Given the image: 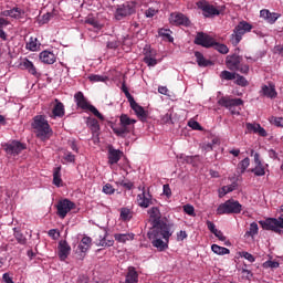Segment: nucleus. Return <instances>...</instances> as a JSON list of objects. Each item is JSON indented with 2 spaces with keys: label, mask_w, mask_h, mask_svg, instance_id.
Returning <instances> with one entry per match:
<instances>
[{
  "label": "nucleus",
  "mask_w": 283,
  "mask_h": 283,
  "mask_svg": "<svg viewBox=\"0 0 283 283\" xmlns=\"http://www.w3.org/2000/svg\"><path fill=\"white\" fill-rule=\"evenodd\" d=\"M57 251L61 262H65V259L70 256V253H72V247H70V243H67L66 240H62L59 242Z\"/></svg>",
  "instance_id": "nucleus-17"
},
{
  "label": "nucleus",
  "mask_w": 283,
  "mask_h": 283,
  "mask_svg": "<svg viewBox=\"0 0 283 283\" xmlns=\"http://www.w3.org/2000/svg\"><path fill=\"white\" fill-rule=\"evenodd\" d=\"M249 64H240L234 72H240L241 74H249Z\"/></svg>",
  "instance_id": "nucleus-60"
},
{
  "label": "nucleus",
  "mask_w": 283,
  "mask_h": 283,
  "mask_svg": "<svg viewBox=\"0 0 283 283\" xmlns=\"http://www.w3.org/2000/svg\"><path fill=\"white\" fill-rule=\"evenodd\" d=\"M20 67L21 70H27L29 74H32V76H41V74H39V72L36 71V66H34V63H32V61L28 59H24L20 62Z\"/></svg>",
  "instance_id": "nucleus-23"
},
{
  "label": "nucleus",
  "mask_w": 283,
  "mask_h": 283,
  "mask_svg": "<svg viewBox=\"0 0 283 283\" xmlns=\"http://www.w3.org/2000/svg\"><path fill=\"white\" fill-rule=\"evenodd\" d=\"M144 59H156V50L153 49H144Z\"/></svg>",
  "instance_id": "nucleus-59"
},
{
  "label": "nucleus",
  "mask_w": 283,
  "mask_h": 283,
  "mask_svg": "<svg viewBox=\"0 0 283 283\" xmlns=\"http://www.w3.org/2000/svg\"><path fill=\"white\" fill-rule=\"evenodd\" d=\"M171 235H174L171 227L166 226L153 229V231L148 233V238L151 240L153 247L159 251H167V249H169V238Z\"/></svg>",
  "instance_id": "nucleus-1"
},
{
  "label": "nucleus",
  "mask_w": 283,
  "mask_h": 283,
  "mask_svg": "<svg viewBox=\"0 0 283 283\" xmlns=\"http://www.w3.org/2000/svg\"><path fill=\"white\" fill-rule=\"evenodd\" d=\"M74 101L76 103V106L80 109H83L84 112H91L99 120H105V117L103 116V114H101V112H98V108L95 107L94 105L87 103V98L85 97L83 92L80 91V92L75 93L74 94Z\"/></svg>",
  "instance_id": "nucleus-3"
},
{
  "label": "nucleus",
  "mask_w": 283,
  "mask_h": 283,
  "mask_svg": "<svg viewBox=\"0 0 283 283\" xmlns=\"http://www.w3.org/2000/svg\"><path fill=\"white\" fill-rule=\"evenodd\" d=\"M88 80L91 81V83H103L105 81V77L103 75H90Z\"/></svg>",
  "instance_id": "nucleus-56"
},
{
  "label": "nucleus",
  "mask_w": 283,
  "mask_h": 283,
  "mask_svg": "<svg viewBox=\"0 0 283 283\" xmlns=\"http://www.w3.org/2000/svg\"><path fill=\"white\" fill-rule=\"evenodd\" d=\"M184 211H185V213H187V216H192V217L196 216V208H193V206H191V205H185Z\"/></svg>",
  "instance_id": "nucleus-55"
},
{
  "label": "nucleus",
  "mask_w": 283,
  "mask_h": 283,
  "mask_svg": "<svg viewBox=\"0 0 283 283\" xmlns=\"http://www.w3.org/2000/svg\"><path fill=\"white\" fill-rule=\"evenodd\" d=\"M134 12H136V2H126L116 9L115 19L120 21L122 19H125V17H130Z\"/></svg>",
  "instance_id": "nucleus-9"
},
{
  "label": "nucleus",
  "mask_w": 283,
  "mask_h": 283,
  "mask_svg": "<svg viewBox=\"0 0 283 283\" xmlns=\"http://www.w3.org/2000/svg\"><path fill=\"white\" fill-rule=\"evenodd\" d=\"M156 14H158V10L154 8H149L148 10L145 11V15L147 17V19H151L156 17Z\"/></svg>",
  "instance_id": "nucleus-61"
},
{
  "label": "nucleus",
  "mask_w": 283,
  "mask_h": 283,
  "mask_svg": "<svg viewBox=\"0 0 283 283\" xmlns=\"http://www.w3.org/2000/svg\"><path fill=\"white\" fill-rule=\"evenodd\" d=\"M63 158L66 163H74L76 160V157L72 153L64 154Z\"/></svg>",
  "instance_id": "nucleus-62"
},
{
  "label": "nucleus",
  "mask_w": 283,
  "mask_h": 283,
  "mask_svg": "<svg viewBox=\"0 0 283 283\" xmlns=\"http://www.w3.org/2000/svg\"><path fill=\"white\" fill-rule=\"evenodd\" d=\"M242 212V206L240 203V201L238 200H233V199H229L226 202L221 203L218 208H217V213L218 216H229L231 213H241Z\"/></svg>",
  "instance_id": "nucleus-5"
},
{
  "label": "nucleus",
  "mask_w": 283,
  "mask_h": 283,
  "mask_svg": "<svg viewBox=\"0 0 283 283\" xmlns=\"http://www.w3.org/2000/svg\"><path fill=\"white\" fill-rule=\"evenodd\" d=\"M237 80L234 81L235 85H239L240 87H247L249 85V81L244 78V76L237 73Z\"/></svg>",
  "instance_id": "nucleus-47"
},
{
  "label": "nucleus",
  "mask_w": 283,
  "mask_h": 283,
  "mask_svg": "<svg viewBox=\"0 0 283 283\" xmlns=\"http://www.w3.org/2000/svg\"><path fill=\"white\" fill-rule=\"evenodd\" d=\"M132 218H133V212L130 209H128V208L120 209V219L124 222H129V220H132Z\"/></svg>",
  "instance_id": "nucleus-37"
},
{
  "label": "nucleus",
  "mask_w": 283,
  "mask_h": 283,
  "mask_svg": "<svg viewBox=\"0 0 283 283\" xmlns=\"http://www.w3.org/2000/svg\"><path fill=\"white\" fill-rule=\"evenodd\" d=\"M270 123H271V125H275V127H283V118L282 117L272 116L270 118Z\"/></svg>",
  "instance_id": "nucleus-51"
},
{
  "label": "nucleus",
  "mask_w": 283,
  "mask_h": 283,
  "mask_svg": "<svg viewBox=\"0 0 283 283\" xmlns=\"http://www.w3.org/2000/svg\"><path fill=\"white\" fill-rule=\"evenodd\" d=\"M86 125L93 132V134H97L101 130V125L98 124V119L88 117L86 120Z\"/></svg>",
  "instance_id": "nucleus-32"
},
{
  "label": "nucleus",
  "mask_w": 283,
  "mask_h": 283,
  "mask_svg": "<svg viewBox=\"0 0 283 283\" xmlns=\"http://www.w3.org/2000/svg\"><path fill=\"white\" fill-rule=\"evenodd\" d=\"M123 158V151L115 149L114 146L108 147V165H117Z\"/></svg>",
  "instance_id": "nucleus-21"
},
{
  "label": "nucleus",
  "mask_w": 283,
  "mask_h": 283,
  "mask_svg": "<svg viewBox=\"0 0 283 283\" xmlns=\"http://www.w3.org/2000/svg\"><path fill=\"white\" fill-rule=\"evenodd\" d=\"M61 182H63V179H61V166H59L53 170V185L61 187Z\"/></svg>",
  "instance_id": "nucleus-34"
},
{
  "label": "nucleus",
  "mask_w": 283,
  "mask_h": 283,
  "mask_svg": "<svg viewBox=\"0 0 283 283\" xmlns=\"http://www.w3.org/2000/svg\"><path fill=\"white\" fill-rule=\"evenodd\" d=\"M113 133L116 134L119 138H125L129 132H132V127H126L120 125V127H112Z\"/></svg>",
  "instance_id": "nucleus-31"
},
{
  "label": "nucleus",
  "mask_w": 283,
  "mask_h": 283,
  "mask_svg": "<svg viewBox=\"0 0 283 283\" xmlns=\"http://www.w3.org/2000/svg\"><path fill=\"white\" fill-rule=\"evenodd\" d=\"M2 280H3V282H6V283H14V281H12V277L10 276L9 273H4V274L2 275Z\"/></svg>",
  "instance_id": "nucleus-64"
},
{
  "label": "nucleus",
  "mask_w": 283,
  "mask_h": 283,
  "mask_svg": "<svg viewBox=\"0 0 283 283\" xmlns=\"http://www.w3.org/2000/svg\"><path fill=\"white\" fill-rule=\"evenodd\" d=\"M241 63H242V56L237 54L228 55L226 59V65L228 70H231L232 72H235V70L240 67Z\"/></svg>",
  "instance_id": "nucleus-19"
},
{
  "label": "nucleus",
  "mask_w": 283,
  "mask_h": 283,
  "mask_svg": "<svg viewBox=\"0 0 283 283\" xmlns=\"http://www.w3.org/2000/svg\"><path fill=\"white\" fill-rule=\"evenodd\" d=\"M262 229L265 231H274V233L282 234L283 229V214H281L277 219L268 218L264 221H260Z\"/></svg>",
  "instance_id": "nucleus-7"
},
{
  "label": "nucleus",
  "mask_w": 283,
  "mask_h": 283,
  "mask_svg": "<svg viewBox=\"0 0 283 283\" xmlns=\"http://www.w3.org/2000/svg\"><path fill=\"white\" fill-rule=\"evenodd\" d=\"M235 187H238V184H235V182H233L229 186H223L221 188V191L219 192L220 197L222 198V196H227V193H231V191H235Z\"/></svg>",
  "instance_id": "nucleus-42"
},
{
  "label": "nucleus",
  "mask_w": 283,
  "mask_h": 283,
  "mask_svg": "<svg viewBox=\"0 0 283 283\" xmlns=\"http://www.w3.org/2000/svg\"><path fill=\"white\" fill-rule=\"evenodd\" d=\"M122 92H124L128 103L134 99V96H132V93H129V88H127V85L125 84V82H123L122 84Z\"/></svg>",
  "instance_id": "nucleus-52"
},
{
  "label": "nucleus",
  "mask_w": 283,
  "mask_h": 283,
  "mask_svg": "<svg viewBox=\"0 0 283 283\" xmlns=\"http://www.w3.org/2000/svg\"><path fill=\"white\" fill-rule=\"evenodd\" d=\"M85 23L95 28V30H103V25L99 24L98 20H96L95 18H87L85 20Z\"/></svg>",
  "instance_id": "nucleus-45"
},
{
  "label": "nucleus",
  "mask_w": 283,
  "mask_h": 283,
  "mask_svg": "<svg viewBox=\"0 0 283 283\" xmlns=\"http://www.w3.org/2000/svg\"><path fill=\"white\" fill-rule=\"evenodd\" d=\"M88 249H92V238L84 237L78 244V250L83 253L81 254V260L85 258V253Z\"/></svg>",
  "instance_id": "nucleus-25"
},
{
  "label": "nucleus",
  "mask_w": 283,
  "mask_h": 283,
  "mask_svg": "<svg viewBox=\"0 0 283 283\" xmlns=\"http://www.w3.org/2000/svg\"><path fill=\"white\" fill-rule=\"evenodd\" d=\"M54 101L55 105L52 108L51 118H63L65 116V105L56 98Z\"/></svg>",
  "instance_id": "nucleus-22"
},
{
  "label": "nucleus",
  "mask_w": 283,
  "mask_h": 283,
  "mask_svg": "<svg viewBox=\"0 0 283 283\" xmlns=\"http://www.w3.org/2000/svg\"><path fill=\"white\" fill-rule=\"evenodd\" d=\"M116 191V189H114V187L112 186V184H106L103 187V192L106 193V196H112L114 195Z\"/></svg>",
  "instance_id": "nucleus-54"
},
{
  "label": "nucleus",
  "mask_w": 283,
  "mask_h": 283,
  "mask_svg": "<svg viewBox=\"0 0 283 283\" xmlns=\"http://www.w3.org/2000/svg\"><path fill=\"white\" fill-rule=\"evenodd\" d=\"M252 174H254V176H265L266 175V170L264 169V166L262 164L260 165H255V167L253 169H251Z\"/></svg>",
  "instance_id": "nucleus-46"
},
{
  "label": "nucleus",
  "mask_w": 283,
  "mask_h": 283,
  "mask_svg": "<svg viewBox=\"0 0 283 283\" xmlns=\"http://www.w3.org/2000/svg\"><path fill=\"white\" fill-rule=\"evenodd\" d=\"M211 250L213 251V253H216L217 255H229L231 253V251L224 247H220L218 244H212L211 245Z\"/></svg>",
  "instance_id": "nucleus-33"
},
{
  "label": "nucleus",
  "mask_w": 283,
  "mask_h": 283,
  "mask_svg": "<svg viewBox=\"0 0 283 283\" xmlns=\"http://www.w3.org/2000/svg\"><path fill=\"white\" fill-rule=\"evenodd\" d=\"M114 238L116 242H120L122 244H125V242H129V240H134L136 238V234L134 233H115Z\"/></svg>",
  "instance_id": "nucleus-30"
},
{
  "label": "nucleus",
  "mask_w": 283,
  "mask_h": 283,
  "mask_svg": "<svg viewBox=\"0 0 283 283\" xmlns=\"http://www.w3.org/2000/svg\"><path fill=\"white\" fill-rule=\"evenodd\" d=\"M119 123L124 127H129L130 125H135L136 119L129 118L127 114H122L119 117Z\"/></svg>",
  "instance_id": "nucleus-36"
},
{
  "label": "nucleus",
  "mask_w": 283,
  "mask_h": 283,
  "mask_svg": "<svg viewBox=\"0 0 283 283\" xmlns=\"http://www.w3.org/2000/svg\"><path fill=\"white\" fill-rule=\"evenodd\" d=\"M125 277V283H138V271H136V268L128 266Z\"/></svg>",
  "instance_id": "nucleus-28"
},
{
  "label": "nucleus",
  "mask_w": 283,
  "mask_h": 283,
  "mask_svg": "<svg viewBox=\"0 0 283 283\" xmlns=\"http://www.w3.org/2000/svg\"><path fill=\"white\" fill-rule=\"evenodd\" d=\"M238 76V73L235 72H230V71H222L220 73V78H222L223 81H235Z\"/></svg>",
  "instance_id": "nucleus-38"
},
{
  "label": "nucleus",
  "mask_w": 283,
  "mask_h": 283,
  "mask_svg": "<svg viewBox=\"0 0 283 283\" xmlns=\"http://www.w3.org/2000/svg\"><path fill=\"white\" fill-rule=\"evenodd\" d=\"M13 231L18 244H25L28 242V239H25V235H23L21 231L17 230V228H14Z\"/></svg>",
  "instance_id": "nucleus-43"
},
{
  "label": "nucleus",
  "mask_w": 283,
  "mask_h": 283,
  "mask_svg": "<svg viewBox=\"0 0 283 283\" xmlns=\"http://www.w3.org/2000/svg\"><path fill=\"white\" fill-rule=\"evenodd\" d=\"M144 63H146L148 67H156V65H158V60L156 57H144Z\"/></svg>",
  "instance_id": "nucleus-50"
},
{
  "label": "nucleus",
  "mask_w": 283,
  "mask_h": 283,
  "mask_svg": "<svg viewBox=\"0 0 283 283\" xmlns=\"http://www.w3.org/2000/svg\"><path fill=\"white\" fill-rule=\"evenodd\" d=\"M195 44L201 45V48H213L216 45V39L205 32H198L195 38Z\"/></svg>",
  "instance_id": "nucleus-12"
},
{
  "label": "nucleus",
  "mask_w": 283,
  "mask_h": 283,
  "mask_svg": "<svg viewBox=\"0 0 283 283\" xmlns=\"http://www.w3.org/2000/svg\"><path fill=\"white\" fill-rule=\"evenodd\" d=\"M96 247H114V239H107V231L97 234V239L95 241Z\"/></svg>",
  "instance_id": "nucleus-20"
},
{
  "label": "nucleus",
  "mask_w": 283,
  "mask_h": 283,
  "mask_svg": "<svg viewBox=\"0 0 283 283\" xmlns=\"http://www.w3.org/2000/svg\"><path fill=\"white\" fill-rule=\"evenodd\" d=\"M250 165H251V159H249V157H245L243 160H241L238 164V169L240 170L241 174H244L247 169H249Z\"/></svg>",
  "instance_id": "nucleus-40"
},
{
  "label": "nucleus",
  "mask_w": 283,
  "mask_h": 283,
  "mask_svg": "<svg viewBox=\"0 0 283 283\" xmlns=\"http://www.w3.org/2000/svg\"><path fill=\"white\" fill-rule=\"evenodd\" d=\"M2 149L8 158H17L24 149H28V146L19 140H11L2 144Z\"/></svg>",
  "instance_id": "nucleus-6"
},
{
  "label": "nucleus",
  "mask_w": 283,
  "mask_h": 283,
  "mask_svg": "<svg viewBox=\"0 0 283 283\" xmlns=\"http://www.w3.org/2000/svg\"><path fill=\"white\" fill-rule=\"evenodd\" d=\"M158 33H159V36H164V39H167L169 43H174V36H171V30L160 29Z\"/></svg>",
  "instance_id": "nucleus-44"
},
{
  "label": "nucleus",
  "mask_w": 283,
  "mask_h": 283,
  "mask_svg": "<svg viewBox=\"0 0 283 283\" xmlns=\"http://www.w3.org/2000/svg\"><path fill=\"white\" fill-rule=\"evenodd\" d=\"M258 231H259L258 224L255 222H252L245 235H250L251 238H253V235H258Z\"/></svg>",
  "instance_id": "nucleus-48"
},
{
  "label": "nucleus",
  "mask_w": 283,
  "mask_h": 283,
  "mask_svg": "<svg viewBox=\"0 0 283 283\" xmlns=\"http://www.w3.org/2000/svg\"><path fill=\"white\" fill-rule=\"evenodd\" d=\"M260 17L262 19H264L268 23H275V21H277V19H280V14L279 13H271V11L263 9L260 11Z\"/></svg>",
  "instance_id": "nucleus-27"
},
{
  "label": "nucleus",
  "mask_w": 283,
  "mask_h": 283,
  "mask_svg": "<svg viewBox=\"0 0 283 283\" xmlns=\"http://www.w3.org/2000/svg\"><path fill=\"white\" fill-rule=\"evenodd\" d=\"M40 61L46 63V65H54V63H56V55L50 51H42L40 53Z\"/></svg>",
  "instance_id": "nucleus-26"
},
{
  "label": "nucleus",
  "mask_w": 283,
  "mask_h": 283,
  "mask_svg": "<svg viewBox=\"0 0 283 283\" xmlns=\"http://www.w3.org/2000/svg\"><path fill=\"white\" fill-rule=\"evenodd\" d=\"M149 220L151 222L153 229H163V227H171L163 221V213H160L159 207H153L148 209Z\"/></svg>",
  "instance_id": "nucleus-8"
},
{
  "label": "nucleus",
  "mask_w": 283,
  "mask_h": 283,
  "mask_svg": "<svg viewBox=\"0 0 283 283\" xmlns=\"http://www.w3.org/2000/svg\"><path fill=\"white\" fill-rule=\"evenodd\" d=\"M212 48L217 50V52H220V54H229V46H227V44L218 43L214 40Z\"/></svg>",
  "instance_id": "nucleus-41"
},
{
  "label": "nucleus",
  "mask_w": 283,
  "mask_h": 283,
  "mask_svg": "<svg viewBox=\"0 0 283 283\" xmlns=\"http://www.w3.org/2000/svg\"><path fill=\"white\" fill-rule=\"evenodd\" d=\"M137 202L143 209H147L150 207V205L156 202V199L151 197V193H147L145 190H143V192L137 196Z\"/></svg>",
  "instance_id": "nucleus-18"
},
{
  "label": "nucleus",
  "mask_w": 283,
  "mask_h": 283,
  "mask_svg": "<svg viewBox=\"0 0 283 283\" xmlns=\"http://www.w3.org/2000/svg\"><path fill=\"white\" fill-rule=\"evenodd\" d=\"M245 127L248 132H253V134H259V136H262V138H266V136L269 135L266 133V129H264V127H262L260 124L247 123Z\"/></svg>",
  "instance_id": "nucleus-24"
},
{
  "label": "nucleus",
  "mask_w": 283,
  "mask_h": 283,
  "mask_svg": "<svg viewBox=\"0 0 283 283\" xmlns=\"http://www.w3.org/2000/svg\"><path fill=\"white\" fill-rule=\"evenodd\" d=\"M197 7L199 10H202L203 17H218L220 14V11L213 4H209L208 2L199 1L197 2Z\"/></svg>",
  "instance_id": "nucleus-14"
},
{
  "label": "nucleus",
  "mask_w": 283,
  "mask_h": 283,
  "mask_svg": "<svg viewBox=\"0 0 283 283\" xmlns=\"http://www.w3.org/2000/svg\"><path fill=\"white\" fill-rule=\"evenodd\" d=\"M119 186L124 187V189H127L128 191H132V189H134V182H132L129 180L119 181Z\"/></svg>",
  "instance_id": "nucleus-57"
},
{
  "label": "nucleus",
  "mask_w": 283,
  "mask_h": 283,
  "mask_svg": "<svg viewBox=\"0 0 283 283\" xmlns=\"http://www.w3.org/2000/svg\"><path fill=\"white\" fill-rule=\"evenodd\" d=\"M263 266L264 269H279L280 262L269 260L263 263Z\"/></svg>",
  "instance_id": "nucleus-49"
},
{
  "label": "nucleus",
  "mask_w": 283,
  "mask_h": 283,
  "mask_svg": "<svg viewBox=\"0 0 283 283\" xmlns=\"http://www.w3.org/2000/svg\"><path fill=\"white\" fill-rule=\"evenodd\" d=\"M253 30V25L244 20L240 21L234 27L233 33L230 35V43L235 48L242 41V36Z\"/></svg>",
  "instance_id": "nucleus-4"
},
{
  "label": "nucleus",
  "mask_w": 283,
  "mask_h": 283,
  "mask_svg": "<svg viewBox=\"0 0 283 283\" xmlns=\"http://www.w3.org/2000/svg\"><path fill=\"white\" fill-rule=\"evenodd\" d=\"M130 108L135 112L137 118L142 120V123H145L147 120V117L149 116V112L145 111L140 104L136 103V99H130L129 102Z\"/></svg>",
  "instance_id": "nucleus-15"
},
{
  "label": "nucleus",
  "mask_w": 283,
  "mask_h": 283,
  "mask_svg": "<svg viewBox=\"0 0 283 283\" xmlns=\"http://www.w3.org/2000/svg\"><path fill=\"white\" fill-rule=\"evenodd\" d=\"M195 56L199 67H209V65H213V62H211V60L205 59V55L199 51L195 52Z\"/></svg>",
  "instance_id": "nucleus-29"
},
{
  "label": "nucleus",
  "mask_w": 283,
  "mask_h": 283,
  "mask_svg": "<svg viewBox=\"0 0 283 283\" xmlns=\"http://www.w3.org/2000/svg\"><path fill=\"white\" fill-rule=\"evenodd\" d=\"M0 17H10L11 19H24L25 18V10L21 7H13L10 10H4L0 12Z\"/></svg>",
  "instance_id": "nucleus-16"
},
{
  "label": "nucleus",
  "mask_w": 283,
  "mask_h": 283,
  "mask_svg": "<svg viewBox=\"0 0 283 283\" xmlns=\"http://www.w3.org/2000/svg\"><path fill=\"white\" fill-rule=\"evenodd\" d=\"M31 127L33 129V134H35V136L39 138V140H42V143L50 140L54 134L50 123L43 115L34 116L33 122L31 123Z\"/></svg>",
  "instance_id": "nucleus-2"
},
{
  "label": "nucleus",
  "mask_w": 283,
  "mask_h": 283,
  "mask_svg": "<svg viewBox=\"0 0 283 283\" xmlns=\"http://www.w3.org/2000/svg\"><path fill=\"white\" fill-rule=\"evenodd\" d=\"M56 209H57L56 213H57L59 218L64 220V218L67 217V213H70V211H72V209H76V203H74L70 199H62L57 202Z\"/></svg>",
  "instance_id": "nucleus-11"
},
{
  "label": "nucleus",
  "mask_w": 283,
  "mask_h": 283,
  "mask_svg": "<svg viewBox=\"0 0 283 283\" xmlns=\"http://www.w3.org/2000/svg\"><path fill=\"white\" fill-rule=\"evenodd\" d=\"M240 258H244V260H248V262H255V256H253V254L247 252V251H242L240 252Z\"/></svg>",
  "instance_id": "nucleus-53"
},
{
  "label": "nucleus",
  "mask_w": 283,
  "mask_h": 283,
  "mask_svg": "<svg viewBox=\"0 0 283 283\" xmlns=\"http://www.w3.org/2000/svg\"><path fill=\"white\" fill-rule=\"evenodd\" d=\"M49 237L52 238L53 240H56L59 238V231L56 229H51L49 230Z\"/></svg>",
  "instance_id": "nucleus-63"
},
{
  "label": "nucleus",
  "mask_w": 283,
  "mask_h": 283,
  "mask_svg": "<svg viewBox=\"0 0 283 283\" xmlns=\"http://www.w3.org/2000/svg\"><path fill=\"white\" fill-rule=\"evenodd\" d=\"M242 98H230V97H221L218 101V104L221 105V107H226L227 109H230L231 114H240L239 111H235L234 107H240V105H243Z\"/></svg>",
  "instance_id": "nucleus-10"
},
{
  "label": "nucleus",
  "mask_w": 283,
  "mask_h": 283,
  "mask_svg": "<svg viewBox=\"0 0 283 283\" xmlns=\"http://www.w3.org/2000/svg\"><path fill=\"white\" fill-rule=\"evenodd\" d=\"M169 21L171 25H182L184 28H189V25H191V20H189L187 15L180 12L171 13Z\"/></svg>",
  "instance_id": "nucleus-13"
},
{
  "label": "nucleus",
  "mask_w": 283,
  "mask_h": 283,
  "mask_svg": "<svg viewBox=\"0 0 283 283\" xmlns=\"http://www.w3.org/2000/svg\"><path fill=\"white\" fill-rule=\"evenodd\" d=\"M188 127H191V129H196L197 132H202V126L197 120H189Z\"/></svg>",
  "instance_id": "nucleus-58"
},
{
  "label": "nucleus",
  "mask_w": 283,
  "mask_h": 283,
  "mask_svg": "<svg viewBox=\"0 0 283 283\" xmlns=\"http://www.w3.org/2000/svg\"><path fill=\"white\" fill-rule=\"evenodd\" d=\"M262 92H263L264 96H268V98H275V96H277V92L275 91V87H273V86L264 85L262 87Z\"/></svg>",
  "instance_id": "nucleus-35"
},
{
  "label": "nucleus",
  "mask_w": 283,
  "mask_h": 283,
  "mask_svg": "<svg viewBox=\"0 0 283 283\" xmlns=\"http://www.w3.org/2000/svg\"><path fill=\"white\" fill-rule=\"evenodd\" d=\"M27 50L36 52V50H39V40L36 38H30L29 42L27 43Z\"/></svg>",
  "instance_id": "nucleus-39"
}]
</instances>
